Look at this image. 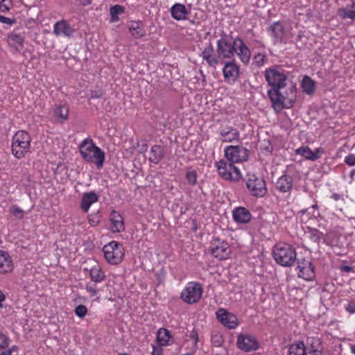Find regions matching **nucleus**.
<instances>
[{"label":"nucleus","instance_id":"nucleus-49","mask_svg":"<svg viewBox=\"0 0 355 355\" xmlns=\"http://www.w3.org/2000/svg\"><path fill=\"white\" fill-rule=\"evenodd\" d=\"M163 346L153 345L152 355H163Z\"/></svg>","mask_w":355,"mask_h":355},{"label":"nucleus","instance_id":"nucleus-14","mask_svg":"<svg viewBox=\"0 0 355 355\" xmlns=\"http://www.w3.org/2000/svg\"><path fill=\"white\" fill-rule=\"evenodd\" d=\"M234 54L239 57L243 64L246 65L250 62L251 52L243 40L240 37H236L234 40L233 55Z\"/></svg>","mask_w":355,"mask_h":355},{"label":"nucleus","instance_id":"nucleus-44","mask_svg":"<svg viewBox=\"0 0 355 355\" xmlns=\"http://www.w3.org/2000/svg\"><path fill=\"white\" fill-rule=\"evenodd\" d=\"M9 343V338L0 331V350L8 347Z\"/></svg>","mask_w":355,"mask_h":355},{"label":"nucleus","instance_id":"nucleus-29","mask_svg":"<svg viewBox=\"0 0 355 355\" xmlns=\"http://www.w3.org/2000/svg\"><path fill=\"white\" fill-rule=\"evenodd\" d=\"M7 41L9 46L19 51L23 47L24 38L21 35L12 32L8 34Z\"/></svg>","mask_w":355,"mask_h":355},{"label":"nucleus","instance_id":"nucleus-41","mask_svg":"<svg viewBox=\"0 0 355 355\" xmlns=\"http://www.w3.org/2000/svg\"><path fill=\"white\" fill-rule=\"evenodd\" d=\"M124 12V8L119 5L112 6V23L119 20L117 15Z\"/></svg>","mask_w":355,"mask_h":355},{"label":"nucleus","instance_id":"nucleus-54","mask_svg":"<svg viewBox=\"0 0 355 355\" xmlns=\"http://www.w3.org/2000/svg\"><path fill=\"white\" fill-rule=\"evenodd\" d=\"M80 4L83 6H88L91 3L92 0H79Z\"/></svg>","mask_w":355,"mask_h":355},{"label":"nucleus","instance_id":"nucleus-32","mask_svg":"<svg viewBox=\"0 0 355 355\" xmlns=\"http://www.w3.org/2000/svg\"><path fill=\"white\" fill-rule=\"evenodd\" d=\"M301 87L307 95H313L315 92V83L309 76H304L301 82Z\"/></svg>","mask_w":355,"mask_h":355},{"label":"nucleus","instance_id":"nucleus-34","mask_svg":"<svg viewBox=\"0 0 355 355\" xmlns=\"http://www.w3.org/2000/svg\"><path fill=\"white\" fill-rule=\"evenodd\" d=\"M129 31L135 38H141L146 35L141 21H132L129 25Z\"/></svg>","mask_w":355,"mask_h":355},{"label":"nucleus","instance_id":"nucleus-57","mask_svg":"<svg viewBox=\"0 0 355 355\" xmlns=\"http://www.w3.org/2000/svg\"><path fill=\"white\" fill-rule=\"evenodd\" d=\"M351 352L355 355V343L350 345Z\"/></svg>","mask_w":355,"mask_h":355},{"label":"nucleus","instance_id":"nucleus-37","mask_svg":"<svg viewBox=\"0 0 355 355\" xmlns=\"http://www.w3.org/2000/svg\"><path fill=\"white\" fill-rule=\"evenodd\" d=\"M10 213L17 219H21L24 215V211L17 205H12L9 208Z\"/></svg>","mask_w":355,"mask_h":355},{"label":"nucleus","instance_id":"nucleus-28","mask_svg":"<svg viewBox=\"0 0 355 355\" xmlns=\"http://www.w3.org/2000/svg\"><path fill=\"white\" fill-rule=\"evenodd\" d=\"M220 136L222 142H232L239 139L240 134L236 129L228 128L221 130Z\"/></svg>","mask_w":355,"mask_h":355},{"label":"nucleus","instance_id":"nucleus-30","mask_svg":"<svg viewBox=\"0 0 355 355\" xmlns=\"http://www.w3.org/2000/svg\"><path fill=\"white\" fill-rule=\"evenodd\" d=\"M124 248L121 244L112 241V264L120 263L124 257Z\"/></svg>","mask_w":355,"mask_h":355},{"label":"nucleus","instance_id":"nucleus-47","mask_svg":"<svg viewBox=\"0 0 355 355\" xmlns=\"http://www.w3.org/2000/svg\"><path fill=\"white\" fill-rule=\"evenodd\" d=\"M344 162L347 165L349 166H355V155L349 154L345 157Z\"/></svg>","mask_w":355,"mask_h":355},{"label":"nucleus","instance_id":"nucleus-27","mask_svg":"<svg viewBox=\"0 0 355 355\" xmlns=\"http://www.w3.org/2000/svg\"><path fill=\"white\" fill-rule=\"evenodd\" d=\"M156 340L158 345L168 346L173 343V338L170 331L164 328L158 330L156 336Z\"/></svg>","mask_w":355,"mask_h":355},{"label":"nucleus","instance_id":"nucleus-45","mask_svg":"<svg viewBox=\"0 0 355 355\" xmlns=\"http://www.w3.org/2000/svg\"><path fill=\"white\" fill-rule=\"evenodd\" d=\"M74 311L77 316L83 318L87 314V309L85 305L80 304L76 307Z\"/></svg>","mask_w":355,"mask_h":355},{"label":"nucleus","instance_id":"nucleus-46","mask_svg":"<svg viewBox=\"0 0 355 355\" xmlns=\"http://www.w3.org/2000/svg\"><path fill=\"white\" fill-rule=\"evenodd\" d=\"M111 248V242L108 243L103 247V252L105 257L109 263H111V252L110 249Z\"/></svg>","mask_w":355,"mask_h":355},{"label":"nucleus","instance_id":"nucleus-26","mask_svg":"<svg viewBox=\"0 0 355 355\" xmlns=\"http://www.w3.org/2000/svg\"><path fill=\"white\" fill-rule=\"evenodd\" d=\"M98 199V196L94 191L85 193L81 200L80 208L84 212H87L91 205L96 202Z\"/></svg>","mask_w":355,"mask_h":355},{"label":"nucleus","instance_id":"nucleus-20","mask_svg":"<svg viewBox=\"0 0 355 355\" xmlns=\"http://www.w3.org/2000/svg\"><path fill=\"white\" fill-rule=\"evenodd\" d=\"M13 269L14 263L12 257L8 252L0 250V274L10 273Z\"/></svg>","mask_w":355,"mask_h":355},{"label":"nucleus","instance_id":"nucleus-21","mask_svg":"<svg viewBox=\"0 0 355 355\" xmlns=\"http://www.w3.org/2000/svg\"><path fill=\"white\" fill-rule=\"evenodd\" d=\"M234 42L230 43L225 38H220L217 41V51L219 56L224 58L233 57Z\"/></svg>","mask_w":355,"mask_h":355},{"label":"nucleus","instance_id":"nucleus-13","mask_svg":"<svg viewBox=\"0 0 355 355\" xmlns=\"http://www.w3.org/2000/svg\"><path fill=\"white\" fill-rule=\"evenodd\" d=\"M211 252L215 258L225 260L230 257L231 250L226 241L214 239L211 243Z\"/></svg>","mask_w":355,"mask_h":355},{"label":"nucleus","instance_id":"nucleus-16","mask_svg":"<svg viewBox=\"0 0 355 355\" xmlns=\"http://www.w3.org/2000/svg\"><path fill=\"white\" fill-rule=\"evenodd\" d=\"M223 74L225 81L232 84L239 78L240 67L234 61L225 62L223 68Z\"/></svg>","mask_w":355,"mask_h":355},{"label":"nucleus","instance_id":"nucleus-11","mask_svg":"<svg viewBox=\"0 0 355 355\" xmlns=\"http://www.w3.org/2000/svg\"><path fill=\"white\" fill-rule=\"evenodd\" d=\"M224 154L227 161L241 163L248 158V150L242 146H228L224 149Z\"/></svg>","mask_w":355,"mask_h":355},{"label":"nucleus","instance_id":"nucleus-8","mask_svg":"<svg viewBox=\"0 0 355 355\" xmlns=\"http://www.w3.org/2000/svg\"><path fill=\"white\" fill-rule=\"evenodd\" d=\"M246 187L250 193L256 198H263L268 192L264 179L254 174H248Z\"/></svg>","mask_w":355,"mask_h":355},{"label":"nucleus","instance_id":"nucleus-51","mask_svg":"<svg viewBox=\"0 0 355 355\" xmlns=\"http://www.w3.org/2000/svg\"><path fill=\"white\" fill-rule=\"evenodd\" d=\"M86 290L92 295L94 296L96 294V288L91 285H87Z\"/></svg>","mask_w":355,"mask_h":355},{"label":"nucleus","instance_id":"nucleus-56","mask_svg":"<svg viewBox=\"0 0 355 355\" xmlns=\"http://www.w3.org/2000/svg\"><path fill=\"white\" fill-rule=\"evenodd\" d=\"M17 349V347L16 345L12 346L10 348L7 349V350H10V355H12V352Z\"/></svg>","mask_w":355,"mask_h":355},{"label":"nucleus","instance_id":"nucleus-2","mask_svg":"<svg viewBox=\"0 0 355 355\" xmlns=\"http://www.w3.org/2000/svg\"><path fill=\"white\" fill-rule=\"evenodd\" d=\"M322 349L318 338H309L306 344L297 340L288 347V355H322Z\"/></svg>","mask_w":355,"mask_h":355},{"label":"nucleus","instance_id":"nucleus-5","mask_svg":"<svg viewBox=\"0 0 355 355\" xmlns=\"http://www.w3.org/2000/svg\"><path fill=\"white\" fill-rule=\"evenodd\" d=\"M216 168L219 176L225 180L237 182L243 178L240 169L227 159L217 162Z\"/></svg>","mask_w":355,"mask_h":355},{"label":"nucleus","instance_id":"nucleus-3","mask_svg":"<svg viewBox=\"0 0 355 355\" xmlns=\"http://www.w3.org/2000/svg\"><path fill=\"white\" fill-rule=\"evenodd\" d=\"M79 149L83 158L86 162L95 163L98 168L102 167L105 154L94 144L92 139L89 138L84 139L80 144Z\"/></svg>","mask_w":355,"mask_h":355},{"label":"nucleus","instance_id":"nucleus-1","mask_svg":"<svg viewBox=\"0 0 355 355\" xmlns=\"http://www.w3.org/2000/svg\"><path fill=\"white\" fill-rule=\"evenodd\" d=\"M264 77L271 88L268 91L270 99L275 100L276 104H279L277 89H284L286 87L287 76L284 69L279 67H274L266 69Z\"/></svg>","mask_w":355,"mask_h":355},{"label":"nucleus","instance_id":"nucleus-18","mask_svg":"<svg viewBox=\"0 0 355 355\" xmlns=\"http://www.w3.org/2000/svg\"><path fill=\"white\" fill-rule=\"evenodd\" d=\"M200 56L209 67L216 69V66L220 63V57L216 54L211 42L206 44Z\"/></svg>","mask_w":355,"mask_h":355},{"label":"nucleus","instance_id":"nucleus-40","mask_svg":"<svg viewBox=\"0 0 355 355\" xmlns=\"http://www.w3.org/2000/svg\"><path fill=\"white\" fill-rule=\"evenodd\" d=\"M186 180L190 185H195L197 181V173L195 171H188L186 173Z\"/></svg>","mask_w":355,"mask_h":355},{"label":"nucleus","instance_id":"nucleus-36","mask_svg":"<svg viewBox=\"0 0 355 355\" xmlns=\"http://www.w3.org/2000/svg\"><path fill=\"white\" fill-rule=\"evenodd\" d=\"M91 279L95 282H101L104 277V273L98 266H94L90 270Z\"/></svg>","mask_w":355,"mask_h":355},{"label":"nucleus","instance_id":"nucleus-24","mask_svg":"<svg viewBox=\"0 0 355 355\" xmlns=\"http://www.w3.org/2000/svg\"><path fill=\"white\" fill-rule=\"evenodd\" d=\"M320 150V148H316L313 151L309 146H301L295 150V153L308 160L315 161L320 157L318 155Z\"/></svg>","mask_w":355,"mask_h":355},{"label":"nucleus","instance_id":"nucleus-22","mask_svg":"<svg viewBox=\"0 0 355 355\" xmlns=\"http://www.w3.org/2000/svg\"><path fill=\"white\" fill-rule=\"evenodd\" d=\"M171 17L177 21L187 19L190 11L182 3H176L170 8Z\"/></svg>","mask_w":355,"mask_h":355},{"label":"nucleus","instance_id":"nucleus-55","mask_svg":"<svg viewBox=\"0 0 355 355\" xmlns=\"http://www.w3.org/2000/svg\"><path fill=\"white\" fill-rule=\"evenodd\" d=\"M4 350L0 352V355H10V350H7L3 349Z\"/></svg>","mask_w":355,"mask_h":355},{"label":"nucleus","instance_id":"nucleus-35","mask_svg":"<svg viewBox=\"0 0 355 355\" xmlns=\"http://www.w3.org/2000/svg\"><path fill=\"white\" fill-rule=\"evenodd\" d=\"M54 113L62 121H64L68 118L69 108L66 105H60L55 109Z\"/></svg>","mask_w":355,"mask_h":355},{"label":"nucleus","instance_id":"nucleus-17","mask_svg":"<svg viewBox=\"0 0 355 355\" xmlns=\"http://www.w3.org/2000/svg\"><path fill=\"white\" fill-rule=\"evenodd\" d=\"M76 32L73 26L65 19L58 21L53 25V33L56 36H62L65 37H72Z\"/></svg>","mask_w":355,"mask_h":355},{"label":"nucleus","instance_id":"nucleus-6","mask_svg":"<svg viewBox=\"0 0 355 355\" xmlns=\"http://www.w3.org/2000/svg\"><path fill=\"white\" fill-rule=\"evenodd\" d=\"M31 136L24 130L17 131L12 137V152L13 155L21 159L24 157L31 146Z\"/></svg>","mask_w":355,"mask_h":355},{"label":"nucleus","instance_id":"nucleus-19","mask_svg":"<svg viewBox=\"0 0 355 355\" xmlns=\"http://www.w3.org/2000/svg\"><path fill=\"white\" fill-rule=\"evenodd\" d=\"M297 270L298 277L306 281H311L315 277V271L312 263L306 259L298 262Z\"/></svg>","mask_w":355,"mask_h":355},{"label":"nucleus","instance_id":"nucleus-25","mask_svg":"<svg viewBox=\"0 0 355 355\" xmlns=\"http://www.w3.org/2000/svg\"><path fill=\"white\" fill-rule=\"evenodd\" d=\"M293 187V178L291 176L284 175L281 176L276 182V188L282 193L291 191Z\"/></svg>","mask_w":355,"mask_h":355},{"label":"nucleus","instance_id":"nucleus-23","mask_svg":"<svg viewBox=\"0 0 355 355\" xmlns=\"http://www.w3.org/2000/svg\"><path fill=\"white\" fill-rule=\"evenodd\" d=\"M234 220L238 223H248L252 218L250 212L245 207H239L234 208L232 211Z\"/></svg>","mask_w":355,"mask_h":355},{"label":"nucleus","instance_id":"nucleus-50","mask_svg":"<svg viewBox=\"0 0 355 355\" xmlns=\"http://www.w3.org/2000/svg\"><path fill=\"white\" fill-rule=\"evenodd\" d=\"M345 309L347 312L349 313H355V303L354 302H350L349 303L346 307Z\"/></svg>","mask_w":355,"mask_h":355},{"label":"nucleus","instance_id":"nucleus-10","mask_svg":"<svg viewBox=\"0 0 355 355\" xmlns=\"http://www.w3.org/2000/svg\"><path fill=\"white\" fill-rule=\"evenodd\" d=\"M269 32L275 42H287L293 39L294 34L290 27H285L280 22H274L269 27Z\"/></svg>","mask_w":355,"mask_h":355},{"label":"nucleus","instance_id":"nucleus-38","mask_svg":"<svg viewBox=\"0 0 355 355\" xmlns=\"http://www.w3.org/2000/svg\"><path fill=\"white\" fill-rule=\"evenodd\" d=\"M338 15L343 19H355V11L352 10H347L345 8L339 9Z\"/></svg>","mask_w":355,"mask_h":355},{"label":"nucleus","instance_id":"nucleus-43","mask_svg":"<svg viewBox=\"0 0 355 355\" xmlns=\"http://www.w3.org/2000/svg\"><path fill=\"white\" fill-rule=\"evenodd\" d=\"M12 6V0H0V12L8 11Z\"/></svg>","mask_w":355,"mask_h":355},{"label":"nucleus","instance_id":"nucleus-61","mask_svg":"<svg viewBox=\"0 0 355 355\" xmlns=\"http://www.w3.org/2000/svg\"><path fill=\"white\" fill-rule=\"evenodd\" d=\"M111 10H112V8H111V7H110V8H109V12H110V14H111Z\"/></svg>","mask_w":355,"mask_h":355},{"label":"nucleus","instance_id":"nucleus-60","mask_svg":"<svg viewBox=\"0 0 355 355\" xmlns=\"http://www.w3.org/2000/svg\"><path fill=\"white\" fill-rule=\"evenodd\" d=\"M355 173V170H353L352 172H351V176H353Z\"/></svg>","mask_w":355,"mask_h":355},{"label":"nucleus","instance_id":"nucleus-7","mask_svg":"<svg viewBox=\"0 0 355 355\" xmlns=\"http://www.w3.org/2000/svg\"><path fill=\"white\" fill-rule=\"evenodd\" d=\"M283 89H277V93L279 94L278 96L279 98V104L277 106V104H276V101L275 100L270 99L272 107L274 110L277 112H280L283 109H289L291 108L297 98L296 94V86L294 85H290L288 86L286 89L282 91Z\"/></svg>","mask_w":355,"mask_h":355},{"label":"nucleus","instance_id":"nucleus-33","mask_svg":"<svg viewBox=\"0 0 355 355\" xmlns=\"http://www.w3.org/2000/svg\"><path fill=\"white\" fill-rule=\"evenodd\" d=\"M125 229L123 217L112 210V232H121Z\"/></svg>","mask_w":355,"mask_h":355},{"label":"nucleus","instance_id":"nucleus-9","mask_svg":"<svg viewBox=\"0 0 355 355\" xmlns=\"http://www.w3.org/2000/svg\"><path fill=\"white\" fill-rule=\"evenodd\" d=\"M202 288L200 284L190 282L187 284L180 294V298L187 304L198 302L202 297Z\"/></svg>","mask_w":355,"mask_h":355},{"label":"nucleus","instance_id":"nucleus-59","mask_svg":"<svg viewBox=\"0 0 355 355\" xmlns=\"http://www.w3.org/2000/svg\"><path fill=\"white\" fill-rule=\"evenodd\" d=\"M333 197H334V198L335 200H338V194H334V195L333 196Z\"/></svg>","mask_w":355,"mask_h":355},{"label":"nucleus","instance_id":"nucleus-4","mask_svg":"<svg viewBox=\"0 0 355 355\" xmlns=\"http://www.w3.org/2000/svg\"><path fill=\"white\" fill-rule=\"evenodd\" d=\"M275 261L282 266H291L296 260V251L291 245L280 243L277 244L272 251Z\"/></svg>","mask_w":355,"mask_h":355},{"label":"nucleus","instance_id":"nucleus-42","mask_svg":"<svg viewBox=\"0 0 355 355\" xmlns=\"http://www.w3.org/2000/svg\"><path fill=\"white\" fill-rule=\"evenodd\" d=\"M309 237L314 242H318L322 237V233L316 229H311L309 232Z\"/></svg>","mask_w":355,"mask_h":355},{"label":"nucleus","instance_id":"nucleus-39","mask_svg":"<svg viewBox=\"0 0 355 355\" xmlns=\"http://www.w3.org/2000/svg\"><path fill=\"white\" fill-rule=\"evenodd\" d=\"M266 61V57L264 54L259 53L254 55L252 64L257 67L263 66Z\"/></svg>","mask_w":355,"mask_h":355},{"label":"nucleus","instance_id":"nucleus-58","mask_svg":"<svg viewBox=\"0 0 355 355\" xmlns=\"http://www.w3.org/2000/svg\"><path fill=\"white\" fill-rule=\"evenodd\" d=\"M345 270L346 271H347V272H349V271H351V270H352V268H351V267H349V266H345Z\"/></svg>","mask_w":355,"mask_h":355},{"label":"nucleus","instance_id":"nucleus-31","mask_svg":"<svg viewBox=\"0 0 355 355\" xmlns=\"http://www.w3.org/2000/svg\"><path fill=\"white\" fill-rule=\"evenodd\" d=\"M164 153L162 146L155 145L150 149L149 160L154 164H158L164 157Z\"/></svg>","mask_w":355,"mask_h":355},{"label":"nucleus","instance_id":"nucleus-12","mask_svg":"<svg viewBox=\"0 0 355 355\" xmlns=\"http://www.w3.org/2000/svg\"><path fill=\"white\" fill-rule=\"evenodd\" d=\"M236 345L241 351L249 352L258 349L259 343L255 336L248 334H240L237 336Z\"/></svg>","mask_w":355,"mask_h":355},{"label":"nucleus","instance_id":"nucleus-48","mask_svg":"<svg viewBox=\"0 0 355 355\" xmlns=\"http://www.w3.org/2000/svg\"><path fill=\"white\" fill-rule=\"evenodd\" d=\"M0 22L11 26L16 23V19L0 15Z\"/></svg>","mask_w":355,"mask_h":355},{"label":"nucleus","instance_id":"nucleus-15","mask_svg":"<svg viewBox=\"0 0 355 355\" xmlns=\"http://www.w3.org/2000/svg\"><path fill=\"white\" fill-rule=\"evenodd\" d=\"M217 320L225 327L234 329H236L239 324V320L236 315L228 312L225 309H219L216 312Z\"/></svg>","mask_w":355,"mask_h":355},{"label":"nucleus","instance_id":"nucleus-53","mask_svg":"<svg viewBox=\"0 0 355 355\" xmlns=\"http://www.w3.org/2000/svg\"><path fill=\"white\" fill-rule=\"evenodd\" d=\"M6 295L1 291H0V307H3L2 302L5 301Z\"/></svg>","mask_w":355,"mask_h":355},{"label":"nucleus","instance_id":"nucleus-52","mask_svg":"<svg viewBox=\"0 0 355 355\" xmlns=\"http://www.w3.org/2000/svg\"><path fill=\"white\" fill-rule=\"evenodd\" d=\"M191 338L193 339L195 345H196L197 342H198V340L197 333L196 332H192L191 334Z\"/></svg>","mask_w":355,"mask_h":355}]
</instances>
